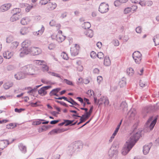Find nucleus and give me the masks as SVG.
<instances>
[{"label":"nucleus","instance_id":"nucleus-1","mask_svg":"<svg viewBox=\"0 0 159 159\" xmlns=\"http://www.w3.org/2000/svg\"><path fill=\"white\" fill-rule=\"evenodd\" d=\"M140 137L139 133L134 134L132 136H130L122 150V154L123 155H126L135 144Z\"/></svg>","mask_w":159,"mask_h":159},{"label":"nucleus","instance_id":"nucleus-2","mask_svg":"<svg viewBox=\"0 0 159 159\" xmlns=\"http://www.w3.org/2000/svg\"><path fill=\"white\" fill-rule=\"evenodd\" d=\"M83 147L81 141H77L70 144L68 148V154L71 156L74 153H76L81 150Z\"/></svg>","mask_w":159,"mask_h":159},{"label":"nucleus","instance_id":"nucleus-3","mask_svg":"<svg viewBox=\"0 0 159 159\" xmlns=\"http://www.w3.org/2000/svg\"><path fill=\"white\" fill-rule=\"evenodd\" d=\"M30 44V42L26 40L23 41L21 43L22 48L20 50V55L21 57H23L26 55L28 54L30 52V48L28 47Z\"/></svg>","mask_w":159,"mask_h":159},{"label":"nucleus","instance_id":"nucleus-4","mask_svg":"<svg viewBox=\"0 0 159 159\" xmlns=\"http://www.w3.org/2000/svg\"><path fill=\"white\" fill-rule=\"evenodd\" d=\"M22 70L26 75H34L36 74L35 67L31 64L24 66L22 67Z\"/></svg>","mask_w":159,"mask_h":159},{"label":"nucleus","instance_id":"nucleus-5","mask_svg":"<svg viewBox=\"0 0 159 159\" xmlns=\"http://www.w3.org/2000/svg\"><path fill=\"white\" fill-rule=\"evenodd\" d=\"M136 112L134 109H131L128 112L127 117L128 120L130 123L133 122V121L138 117L136 116Z\"/></svg>","mask_w":159,"mask_h":159},{"label":"nucleus","instance_id":"nucleus-6","mask_svg":"<svg viewBox=\"0 0 159 159\" xmlns=\"http://www.w3.org/2000/svg\"><path fill=\"white\" fill-rule=\"evenodd\" d=\"M142 54L138 51L134 52L132 54L133 59L136 64H139L141 62L142 60Z\"/></svg>","mask_w":159,"mask_h":159},{"label":"nucleus","instance_id":"nucleus-7","mask_svg":"<svg viewBox=\"0 0 159 159\" xmlns=\"http://www.w3.org/2000/svg\"><path fill=\"white\" fill-rule=\"evenodd\" d=\"M98 10L102 13H106L109 10V5L105 3H102L99 6Z\"/></svg>","mask_w":159,"mask_h":159},{"label":"nucleus","instance_id":"nucleus-8","mask_svg":"<svg viewBox=\"0 0 159 159\" xmlns=\"http://www.w3.org/2000/svg\"><path fill=\"white\" fill-rule=\"evenodd\" d=\"M30 48V52L33 55H37L41 53V49L39 48L31 47Z\"/></svg>","mask_w":159,"mask_h":159},{"label":"nucleus","instance_id":"nucleus-9","mask_svg":"<svg viewBox=\"0 0 159 159\" xmlns=\"http://www.w3.org/2000/svg\"><path fill=\"white\" fill-rule=\"evenodd\" d=\"M135 120V123L134 125L133 126V130L132 132L131 133H130V136H132L134 134H135L137 133H139V134L140 135V137L141 136V132L140 131H138L137 132L136 131V129H137V127L139 123V120L138 119V117L136 118V119L134 120Z\"/></svg>","mask_w":159,"mask_h":159},{"label":"nucleus","instance_id":"nucleus-10","mask_svg":"<svg viewBox=\"0 0 159 159\" xmlns=\"http://www.w3.org/2000/svg\"><path fill=\"white\" fill-rule=\"evenodd\" d=\"M80 46L79 45L75 44V47L70 48V52L72 56H75L77 55L79 53V51Z\"/></svg>","mask_w":159,"mask_h":159},{"label":"nucleus","instance_id":"nucleus-11","mask_svg":"<svg viewBox=\"0 0 159 159\" xmlns=\"http://www.w3.org/2000/svg\"><path fill=\"white\" fill-rule=\"evenodd\" d=\"M26 75L24 72H20L15 74L14 77L17 80H19L25 77Z\"/></svg>","mask_w":159,"mask_h":159},{"label":"nucleus","instance_id":"nucleus-12","mask_svg":"<svg viewBox=\"0 0 159 159\" xmlns=\"http://www.w3.org/2000/svg\"><path fill=\"white\" fill-rule=\"evenodd\" d=\"M114 147H116V146L113 144L112 145V147L108 151V155L110 157H112L114 155H116L118 153V151L113 149Z\"/></svg>","mask_w":159,"mask_h":159},{"label":"nucleus","instance_id":"nucleus-13","mask_svg":"<svg viewBox=\"0 0 159 159\" xmlns=\"http://www.w3.org/2000/svg\"><path fill=\"white\" fill-rule=\"evenodd\" d=\"M149 112V107L146 106L144 107L142 111V115L144 118H145Z\"/></svg>","mask_w":159,"mask_h":159},{"label":"nucleus","instance_id":"nucleus-14","mask_svg":"<svg viewBox=\"0 0 159 159\" xmlns=\"http://www.w3.org/2000/svg\"><path fill=\"white\" fill-rule=\"evenodd\" d=\"M11 6L10 3L5 4L0 7V11L4 12L8 10Z\"/></svg>","mask_w":159,"mask_h":159},{"label":"nucleus","instance_id":"nucleus-15","mask_svg":"<svg viewBox=\"0 0 159 159\" xmlns=\"http://www.w3.org/2000/svg\"><path fill=\"white\" fill-rule=\"evenodd\" d=\"M158 116L157 115L154 117V119L150 124V130H152L154 128L156 124L157 123Z\"/></svg>","mask_w":159,"mask_h":159},{"label":"nucleus","instance_id":"nucleus-16","mask_svg":"<svg viewBox=\"0 0 159 159\" xmlns=\"http://www.w3.org/2000/svg\"><path fill=\"white\" fill-rule=\"evenodd\" d=\"M19 148L21 152L23 153H25L26 152V147L22 143H20L18 145Z\"/></svg>","mask_w":159,"mask_h":159},{"label":"nucleus","instance_id":"nucleus-17","mask_svg":"<svg viewBox=\"0 0 159 159\" xmlns=\"http://www.w3.org/2000/svg\"><path fill=\"white\" fill-rule=\"evenodd\" d=\"M13 53L9 51L5 52L3 53V57L5 58L9 59L13 56Z\"/></svg>","mask_w":159,"mask_h":159},{"label":"nucleus","instance_id":"nucleus-18","mask_svg":"<svg viewBox=\"0 0 159 159\" xmlns=\"http://www.w3.org/2000/svg\"><path fill=\"white\" fill-rule=\"evenodd\" d=\"M57 7L56 4L55 3L49 2L48 5V8L50 10H52L55 9Z\"/></svg>","mask_w":159,"mask_h":159},{"label":"nucleus","instance_id":"nucleus-19","mask_svg":"<svg viewBox=\"0 0 159 159\" xmlns=\"http://www.w3.org/2000/svg\"><path fill=\"white\" fill-rule=\"evenodd\" d=\"M127 103L123 101L121 102L120 106V109H122L124 111L127 110Z\"/></svg>","mask_w":159,"mask_h":159},{"label":"nucleus","instance_id":"nucleus-20","mask_svg":"<svg viewBox=\"0 0 159 159\" xmlns=\"http://www.w3.org/2000/svg\"><path fill=\"white\" fill-rule=\"evenodd\" d=\"M111 61L109 57L108 56H106L104 57V64L106 66H109L111 64Z\"/></svg>","mask_w":159,"mask_h":159},{"label":"nucleus","instance_id":"nucleus-21","mask_svg":"<svg viewBox=\"0 0 159 159\" xmlns=\"http://www.w3.org/2000/svg\"><path fill=\"white\" fill-rule=\"evenodd\" d=\"M66 37L61 35H56V39L58 42H62L65 39Z\"/></svg>","mask_w":159,"mask_h":159},{"label":"nucleus","instance_id":"nucleus-22","mask_svg":"<svg viewBox=\"0 0 159 159\" xmlns=\"http://www.w3.org/2000/svg\"><path fill=\"white\" fill-rule=\"evenodd\" d=\"M21 17L20 15H16L13 14L11 17L10 20L11 22H14L18 20Z\"/></svg>","mask_w":159,"mask_h":159},{"label":"nucleus","instance_id":"nucleus-23","mask_svg":"<svg viewBox=\"0 0 159 159\" xmlns=\"http://www.w3.org/2000/svg\"><path fill=\"white\" fill-rule=\"evenodd\" d=\"M63 129H54L52 130L51 131H50L48 134H53L54 133L57 134L58 133H60L63 132Z\"/></svg>","mask_w":159,"mask_h":159},{"label":"nucleus","instance_id":"nucleus-24","mask_svg":"<svg viewBox=\"0 0 159 159\" xmlns=\"http://www.w3.org/2000/svg\"><path fill=\"white\" fill-rule=\"evenodd\" d=\"M144 132H148L149 131V118L148 120L143 127Z\"/></svg>","mask_w":159,"mask_h":159},{"label":"nucleus","instance_id":"nucleus-25","mask_svg":"<svg viewBox=\"0 0 159 159\" xmlns=\"http://www.w3.org/2000/svg\"><path fill=\"white\" fill-rule=\"evenodd\" d=\"M84 33L87 36L90 38H92L93 34V31L90 29L86 30Z\"/></svg>","mask_w":159,"mask_h":159},{"label":"nucleus","instance_id":"nucleus-26","mask_svg":"<svg viewBox=\"0 0 159 159\" xmlns=\"http://www.w3.org/2000/svg\"><path fill=\"white\" fill-rule=\"evenodd\" d=\"M153 42L155 43V46L159 44V34H157L153 39Z\"/></svg>","mask_w":159,"mask_h":159},{"label":"nucleus","instance_id":"nucleus-27","mask_svg":"<svg viewBox=\"0 0 159 159\" xmlns=\"http://www.w3.org/2000/svg\"><path fill=\"white\" fill-rule=\"evenodd\" d=\"M21 11V10L19 8H15L13 9L12 11H11V13L13 14L14 15H20V14H19L20 12Z\"/></svg>","mask_w":159,"mask_h":159},{"label":"nucleus","instance_id":"nucleus-28","mask_svg":"<svg viewBox=\"0 0 159 159\" xmlns=\"http://www.w3.org/2000/svg\"><path fill=\"white\" fill-rule=\"evenodd\" d=\"M38 94L42 96H44L47 93V92L46 91L43 87L41 88L38 91Z\"/></svg>","mask_w":159,"mask_h":159},{"label":"nucleus","instance_id":"nucleus-29","mask_svg":"<svg viewBox=\"0 0 159 159\" xmlns=\"http://www.w3.org/2000/svg\"><path fill=\"white\" fill-rule=\"evenodd\" d=\"M13 83L12 82H8L4 84V88L6 89H8L9 88L12 86Z\"/></svg>","mask_w":159,"mask_h":159},{"label":"nucleus","instance_id":"nucleus-30","mask_svg":"<svg viewBox=\"0 0 159 159\" xmlns=\"http://www.w3.org/2000/svg\"><path fill=\"white\" fill-rule=\"evenodd\" d=\"M68 102L71 103L72 105L75 106H80V105L78 104L76 102H75L72 98L70 97L69 99H68V101H67Z\"/></svg>","mask_w":159,"mask_h":159},{"label":"nucleus","instance_id":"nucleus-31","mask_svg":"<svg viewBox=\"0 0 159 159\" xmlns=\"http://www.w3.org/2000/svg\"><path fill=\"white\" fill-rule=\"evenodd\" d=\"M61 89L60 88H57L55 89L52 90L49 93V95L50 96H52L53 95L54 93L57 94L58 93L60 90Z\"/></svg>","mask_w":159,"mask_h":159},{"label":"nucleus","instance_id":"nucleus-32","mask_svg":"<svg viewBox=\"0 0 159 159\" xmlns=\"http://www.w3.org/2000/svg\"><path fill=\"white\" fill-rule=\"evenodd\" d=\"M91 26L90 23L88 22H85L82 25V27L84 29H89Z\"/></svg>","mask_w":159,"mask_h":159},{"label":"nucleus","instance_id":"nucleus-33","mask_svg":"<svg viewBox=\"0 0 159 159\" xmlns=\"http://www.w3.org/2000/svg\"><path fill=\"white\" fill-rule=\"evenodd\" d=\"M126 84V81L125 79V78L123 77L122 80H121L119 82V85L120 86V87H123L125 86Z\"/></svg>","mask_w":159,"mask_h":159},{"label":"nucleus","instance_id":"nucleus-34","mask_svg":"<svg viewBox=\"0 0 159 159\" xmlns=\"http://www.w3.org/2000/svg\"><path fill=\"white\" fill-rule=\"evenodd\" d=\"M143 152L144 154L146 155L149 152V146L148 145H145L143 147Z\"/></svg>","mask_w":159,"mask_h":159},{"label":"nucleus","instance_id":"nucleus-35","mask_svg":"<svg viewBox=\"0 0 159 159\" xmlns=\"http://www.w3.org/2000/svg\"><path fill=\"white\" fill-rule=\"evenodd\" d=\"M127 74L130 76H132L134 74V70L131 68H129L127 70Z\"/></svg>","mask_w":159,"mask_h":159},{"label":"nucleus","instance_id":"nucleus-36","mask_svg":"<svg viewBox=\"0 0 159 159\" xmlns=\"http://www.w3.org/2000/svg\"><path fill=\"white\" fill-rule=\"evenodd\" d=\"M45 121V120L43 119H38L37 120L33 121L32 124L34 125H38L42 123L41 121Z\"/></svg>","mask_w":159,"mask_h":159},{"label":"nucleus","instance_id":"nucleus-37","mask_svg":"<svg viewBox=\"0 0 159 159\" xmlns=\"http://www.w3.org/2000/svg\"><path fill=\"white\" fill-rule=\"evenodd\" d=\"M122 120H121L120 123H119V124H118V125H117L116 128L114 132L113 133H114V134H116L118 132V130L120 129V126L121 125V123H122Z\"/></svg>","mask_w":159,"mask_h":159},{"label":"nucleus","instance_id":"nucleus-38","mask_svg":"<svg viewBox=\"0 0 159 159\" xmlns=\"http://www.w3.org/2000/svg\"><path fill=\"white\" fill-rule=\"evenodd\" d=\"M27 17H24L20 21V23L22 25H26L27 24Z\"/></svg>","mask_w":159,"mask_h":159},{"label":"nucleus","instance_id":"nucleus-39","mask_svg":"<svg viewBox=\"0 0 159 159\" xmlns=\"http://www.w3.org/2000/svg\"><path fill=\"white\" fill-rule=\"evenodd\" d=\"M63 83H65L68 85L73 86L74 85L72 82L70 80H69L66 79H64L63 80H62L61 81Z\"/></svg>","mask_w":159,"mask_h":159},{"label":"nucleus","instance_id":"nucleus-40","mask_svg":"<svg viewBox=\"0 0 159 159\" xmlns=\"http://www.w3.org/2000/svg\"><path fill=\"white\" fill-rule=\"evenodd\" d=\"M50 73L51 75L59 78L61 80V81L62 80V79L61 78V76H60L59 74L53 72H50Z\"/></svg>","mask_w":159,"mask_h":159},{"label":"nucleus","instance_id":"nucleus-41","mask_svg":"<svg viewBox=\"0 0 159 159\" xmlns=\"http://www.w3.org/2000/svg\"><path fill=\"white\" fill-rule=\"evenodd\" d=\"M28 32L27 29L25 28H24L21 29L20 33L22 35L26 34Z\"/></svg>","mask_w":159,"mask_h":159},{"label":"nucleus","instance_id":"nucleus-42","mask_svg":"<svg viewBox=\"0 0 159 159\" xmlns=\"http://www.w3.org/2000/svg\"><path fill=\"white\" fill-rule=\"evenodd\" d=\"M42 70L43 71H47L48 70L49 68L48 66L45 64H43L41 66Z\"/></svg>","mask_w":159,"mask_h":159},{"label":"nucleus","instance_id":"nucleus-43","mask_svg":"<svg viewBox=\"0 0 159 159\" xmlns=\"http://www.w3.org/2000/svg\"><path fill=\"white\" fill-rule=\"evenodd\" d=\"M15 69V67L12 65H8L7 67V69L8 71H11Z\"/></svg>","mask_w":159,"mask_h":159},{"label":"nucleus","instance_id":"nucleus-44","mask_svg":"<svg viewBox=\"0 0 159 159\" xmlns=\"http://www.w3.org/2000/svg\"><path fill=\"white\" fill-rule=\"evenodd\" d=\"M103 100V98H101L100 99H99L98 101H97V98L95 97H94V102L95 104H98L99 103V104H100L102 103L101 102H100L101 101H102Z\"/></svg>","mask_w":159,"mask_h":159},{"label":"nucleus","instance_id":"nucleus-45","mask_svg":"<svg viewBox=\"0 0 159 159\" xmlns=\"http://www.w3.org/2000/svg\"><path fill=\"white\" fill-rule=\"evenodd\" d=\"M51 126V125L43 126L41 128V132L46 130L47 129L49 128Z\"/></svg>","mask_w":159,"mask_h":159},{"label":"nucleus","instance_id":"nucleus-46","mask_svg":"<svg viewBox=\"0 0 159 159\" xmlns=\"http://www.w3.org/2000/svg\"><path fill=\"white\" fill-rule=\"evenodd\" d=\"M33 5H29L28 4V6H26L25 11L27 12H29L30 10L33 7Z\"/></svg>","mask_w":159,"mask_h":159},{"label":"nucleus","instance_id":"nucleus-47","mask_svg":"<svg viewBox=\"0 0 159 159\" xmlns=\"http://www.w3.org/2000/svg\"><path fill=\"white\" fill-rule=\"evenodd\" d=\"M91 115L88 113H84V114L83 115L82 117H83L86 120Z\"/></svg>","mask_w":159,"mask_h":159},{"label":"nucleus","instance_id":"nucleus-48","mask_svg":"<svg viewBox=\"0 0 159 159\" xmlns=\"http://www.w3.org/2000/svg\"><path fill=\"white\" fill-rule=\"evenodd\" d=\"M63 121L65 122V126H67L69 125H71L70 120H63Z\"/></svg>","mask_w":159,"mask_h":159},{"label":"nucleus","instance_id":"nucleus-49","mask_svg":"<svg viewBox=\"0 0 159 159\" xmlns=\"http://www.w3.org/2000/svg\"><path fill=\"white\" fill-rule=\"evenodd\" d=\"M19 43L17 42H14L11 43L12 47L13 48H16L18 45Z\"/></svg>","mask_w":159,"mask_h":159},{"label":"nucleus","instance_id":"nucleus-50","mask_svg":"<svg viewBox=\"0 0 159 159\" xmlns=\"http://www.w3.org/2000/svg\"><path fill=\"white\" fill-rule=\"evenodd\" d=\"M97 57L99 59H101L103 58L104 57V54L102 52H99L97 54Z\"/></svg>","mask_w":159,"mask_h":159},{"label":"nucleus","instance_id":"nucleus-51","mask_svg":"<svg viewBox=\"0 0 159 159\" xmlns=\"http://www.w3.org/2000/svg\"><path fill=\"white\" fill-rule=\"evenodd\" d=\"M55 101L58 103H60L61 105H62L64 106L65 107H68V105L65 102H64L59 101H58L57 100H55Z\"/></svg>","mask_w":159,"mask_h":159},{"label":"nucleus","instance_id":"nucleus-52","mask_svg":"<svg viewBox=\"0 0 159 159\" xmlns=\"http://www.w3.org/2000/svg\"><path fill=\"white\" fill-rule=\"evenodd\" d=\"M90 55L91 57L93 58H94L97 56V54L96 53L93 51H92L91 52Z\"/></svg>","mask_w":159,"mask_h":159},{"label":"nucleus","instance_id":"nucleus-53","mask_svg":"<svg viewBox=\"0 0 159 159\" xmlns=\"http://www.w3.org/2000/svg\"><path fill=\"white\" fill-rule=\"evenodd\" d=\"M44 30V28L43 25H42L41 29L40 30H38L37 31L38 33H39L40 35H41L42 34Z\"/></svg>","mask_w":159,"mask_h":159},{"label":"nucleus","instance_id":"nucleus-54","mask_svg":"<svg viewBox=\"0 0 159 159\" xmlns=\"http://www.w3.org/2000/svg\"><path fill=\"white\" fill-rule=\"evenodd\" d=\"M55 47V44L52 43H51L49 45L48 48L50 50H52Z\"/></svg>","mask_w":159,"mask_h":159},{"label":"nucleus","instance_id":"nucleus-55","mask_svg":"<svg viewBox=\"0 0 159 159\" xmlns=\"http://www.w3.org/2000/svg\"><path fill=\"white\" fill-rule=\"evenodd\" d=\"M131 8L130 7H128L125 8L124 11V12L125 14H127L131 11Z\"/></svg>","mask_w":159,"mask_h":159},{"label":"nucleus","instance_id":"nucleus-56","mask_svg":"<svg viewBox=\"0 0 159 159\" xmlns=\"http://www.w3.org/2000/svg\"><path fill=\"white\" fill-rule=\"evenodd\" d=\"M50 0H41L40 1V3L41 5H45L47 4Z\"/></svg>","mask_w":159,"mask_h":159},{"label":"nucleus","instance_id":"nucleus-57","mask_svg":"<svg viewBox=\"0 0 159 159\" xmlns=\"http://www.w3.org/2000/svg\"><path fill=\"white\" fill-rule=\"evenodd\" d=\"M61 56L63 57L64 59L67 60L68 58L67 54L64 52L62 53Z\"/></svg>","mask_w":159,"mask_h":159},{"label":"nucleus","instance_id":"nucleus-58","mask_svg":"<svg viewBox=\"0 0 159 159\" xmlns=\"http://www.w3.org/2000/svg\"><path fill=\"white\" fill-rule=\"evenodd\" d=\"M25 110V109L20 108V109H18L17 108H16L15 109V111L16 112L18 113H20L23 111H24Z\"/></svg>","mask_w":159,"mask_h":159},{"label":"nucleus","instance_id":"nucleus-59","mask_svg":"<svg viewBox=\"0 0 159 159\" xmlns=\"http://www.w3.org/2000/svg\"><path fill=\"white\" fill-rule=\"evenodd\" d=\"M13 40V38L11 36H9L6 39V42L7 43H10Z\"/></svg>","mask_w":159,"mask_h":159},{"label":"nucleus","instance_id":"nucleus-60","mask_svg":"<svg viewBox=\"0 0 159 159\" xmlns=\"http://www.w3.org/2000/svg\"><path fill=\"white\" fill-rule=\"evenodd\" d=\"M41 85H42L36 86H35V87L34 89H32L31 90H30L29 91V92L32 93V92H34L37 88H38L40 87Z\"/></svg>","mask_w":159,"mask_h":159},{"label":"nucleus","instance_id":"nucleus-61","mask_svg":"<svg viewBox=\"0 0 159 159\" xmlns=\"http://www.w3.org/2000/svg\"><path fill=\"white\" fill-rule=\"evenodd\" d=\"M136 31L138 33H140L142 31V28L140 26L137 27L136 29Z\"/></svg>","mask_w":159,"mask_h":159},{"label":"nucleus","instance_id":"nucleus-62","mask_svg":"<svg viewBox=\"0 0 159 159\" xmlns=\"http://www.w3.org/2000/svg\"><path fill=\"white\" fill-rule=\"evenodd\" d=\"M60 157V155L59 154H56L53 155L52 158V159H59Z\"/></svg>","mask_w":159,"mask_h":159},{"label":"nucleus","instance_id":"nucleus-63","mask_svg":"<svg viewBox=\"0 0 159 159\" xmlns=\"http://www.w3.org/2000/svg\"><path fill=\"white\" fill-rule=\"evenodd\" d=\"M60 120H52L51 121H50V123L51 124H52V125H54V124H56V123H58L60 121Z\"/></svg>","mask_w":159,"mask_h":159},{"label":"nucleus","instance_id":"nucleus-64","mask_svg":"<svg viewBox=\"0 0 159 159\" xmlns=\"http://www.w3.org/2000/svg\"><path fill=\"white\" fill-rule=\"evenodd\" d=\"M131 8V11H135L138 8L137 6L136 5H133L131 6V7H130Z\"/></svg>","mask_w":159,"mask_h":159}]
</instances>
